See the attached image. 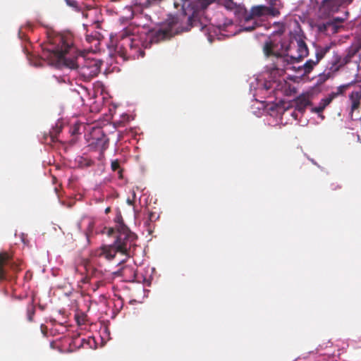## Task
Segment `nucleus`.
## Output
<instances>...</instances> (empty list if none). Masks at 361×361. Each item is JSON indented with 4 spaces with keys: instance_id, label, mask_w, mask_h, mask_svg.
Segmentation results:
<instances>
[{
    "instance_id": "26",
    "label": "nucleus",
    "mask_w": 361,
    "mask_h": 361,
    "mask_svg": "<svg viewBox=\"0 0 361 361\" xmlns=\"http://www.w3.org/2000/svg\"><path fill=\"white\" fill-rule=\"evenodd\" d=\"M275 25H277L280 28L281 32H283L285 30L284 24L282 23H275Z\"/></svg>"
},
{
    "instance_id": "32",
    "label": "nucleus",
    "mask_w": 361,
    "mask_h": 361,
    "mask_svg": "<svg viewBox=\"0 0 361 361\" xmlns=\"http://www.w3.org/2000/svg\"><path fill=\"white\" fill-rule=\"evenodd\" d=\"M290 91L293 92V93H296V89L295 87L290 89Z\"/></svg>"
},
{
    "instance_id": "18",
    "label": "nucleus",
    "mask_w": 361,
    "mask_h": 361,
    "mask_svg": "<svg viewBox=\"0 0 361 361\" xmlns=\"http://www.w3.org/2000/svg\"><path fill=\"white\" fill-rule=\"evenodd\" d=\"M349 86H350L349 84L341 85L337 88V91L336 92H332L331 94L333 95H335V98H336L337 96H338L340 94H343V92L349 87Z\"/></svg>"
},
{
    "instance_id": "30",
    "label": "nucleus",
    "mask_w": 361,
    "mask_h": 361,
    "mask_svg": "<svg viewBox=\"0 0 361 361\" xmlns=\"http://www.w3.org/2000/svg\"><path fill=\"white\" fill-rule=\"evenodd\" d=\"M110 211H111V208L109 207L106 208V209H105V213H106V214H108V213H109V212H110Z\"/></svg>"
},
{
    "instance_id": "31",
    "label": "nucleus",
    "mask_w": 361,
    "mask_h": 361,
    "mask_svg": "<svg viewBox=\"0 0 361 361\" xmlns=\"http://www.w3.org/2000/svg\"><path fill=\"white\" fill-rule=\"evenodd\" d=\"M114 233V228H111L109 231V234L111 235Z\"/></svg>"
},
{
    "instance_id": "1",
    "label": "nucleus",
    "mask_w": 361,
    "mask_h": 361,
    "mask_svg": "<svg viewBox=\"0 0 361 361\" xmlns=\"http://www.w3.org/2000/svg\"><path fill=\"white\" fill-rule=\"evenodd\" d=\"M56 45L43 50L42 57L47 59L50 64L58 68H68L75 70L85 80H90L97 75L100 71L98 61L86 59L78 54L72 42L63 37H59Z\"/></svg>"
},
{
    "instance_id": "35",
    "label": "nucleus",
    "mask_w": 361,
    "mask_h": 361,
    "mask_svg": "<svg viewBox=\"0 0 361 361\" xmlns=\"http://www.w3.org/2000/svg\"><path fill=\"white\" fill-rule=\"evenodd\" d=\"M135 274L134 271H133V278H135Z\"/></svg>"
},
{
    "instance_id": "20",
    "label": "nucleus",
    "mask_w": 361,
    "mask_h": 361,
    "mask_svg": "<svg viewBox=\"0 0 361 361\" xmlns=\"http://www.w3.org/2000/svg\"><path fill=\"white\" fill-rule=\"evenodd\" d=\"M59 129H54L49 133L50 141L54 142L57 141V135L59 133Z\"/></svg>"
},
{
    "instance_id": "23",
    "label": "nucleus",
    "mask_w": 361,
    "mask_h": 361,
    "mask_svg": "<svg viewBox=\"0 0 361 361\" xmlns=\"http://www.w3.org/2000/svg\"><path fill=\"white\" fill-rule=\"evenodd\" d=\"M67 5L73 8H77L78 6V3L75 0H65Z\"/></svg>"
},
{
    "instance_id": "24",
    "label": "nucleus",
    "mask_w": 361,
    "mask_h": 361,
    "mask_svg": "<svg viewBox=\"0 0 361 361\" xmlns=\"http://www.w3.org/2000/svg\"><path fill=\"white\" fill-rule=\"evenodd\" d=\"M325 107L319 102V105L314 109H312V111L315 113H321L324 111Z\"/></svg>"
},
{
    "instance_id": "15",
    "label": "nucleus",
    "mask_w": 361,
    "mask_h": 361,
    "mask_svg": "<svg viewBox=\"0 0 361 361\" xmlns=\"http://www.w3.org/2000/svg\"><path fill=\"white\" fill-rule=\"evenodd\" d=\"M35 314V306L34 304V299L28 303L27 306V319L29 322L33 321V317Z\"/></svg>"
},
{
    "instance_id": "28",
    "label": "nucleus",
    "mask_w": 361,
    "mask_h": 361,
    "mask_svg": "<svg viewBox=\"0 0 361 361\" xmlns=\"http://www.w3.org/2000/svg\"><path fill=\"white\" fill-rule=\"evenodd\" d=\"M127 271H133V270L130 268V267H126L123 269V274H125V273Z\"/></svg>"
},
{
    "instance_id": "5",
    "label": "nucleus",
    "mask_w": 361,
    "mask_h": 361,
    "mask_svg": "<svg viewBox=\"0 0 361 361\" xmlns=\"http://www.w3.org/2000/svg\"><path fill=\"white\" fill-rule=\"evenodd\" d=\"M215 1L216 0H194L192 1L189 0L190 4L187 5V11L190 8L192 13L187 19L188 26L185 30L188 31L192 27H196L207 33L210 30V25L207 24L208 20L206 18L201 19L200 16L209 5Z\"/></svg>"
},
{
    "instance_id": "8",
    "label": "nucleus",
    "mask_w": 361,
    "mask_h": 361,
    "mask_svg": "<svg viewBox=\"0 0 361 361\" xmlns=\"http://www.w3.org/2000/svg\"><path fill=\"white\" fill-rule=\"evenodd\" d=\"M353 0H323L319 11L324 16H329L331 13L338 10L339 6L351 4Z\"/></svg>"
},
{
    "instance_id": "22",
    "label": "nucleus",
    "mask_w": 361,
    "mask_h": 361,
    "mask_svg": "<svg viewBox=\"0 0 361 361\" xmlns=\"http://www.w3.org/2000/svg\"><path fill=\"white\" fill-rule=\"evenodd\" d=\"M344 21L343 18L336 17L332 19V20L328 23V25H332L334 26H337L338 24L342 23Z\"/></svg>"
},
{
    "instance_id": "17",
    "label": "nucleus",
    "mask_w": 361,
    "mask_h": 361,
    "mask_svg": "<svg viewBox=\"0 0 361 361\" xmlns=\"http://www.w3.org/2000/svg\"><path fill=\"white\" fill-rule=\"evenodd\" d=\"M111 168L113 171H118L119 178H122L123 170L120 168V163L118 159L111 161Z\"/></svg>"
},
{
    "instance_id": "21",
    "label": "nucleus",
    "mask_w": 361,
    "mask_h": 361,
    "mask_svg": "<svg viewBox=\"0 0 361 361\" xmlns=\"http://www.w3.org/2000/svg\"><path fill=\"white\" fill-rule=\"evenodd\" d=\"M99 35L98 32H95L94 34H86V36H85V38H86V40L87 42L89 43H92L93 42L94 40H97L98 39V37L97 35Z\"/></svg>"
},
{
    "instance_id": "13",
    "label": "nucleus",
    "mask_w": 361,
    "mask_h": 361,
    "mask_svg": "<svg viewBox=\"0 0 361 361\" xmlns=\"http://www.w3.org/2000/svg\"><path fill=\"white\" fill-rule=\"evenodd\" d=\"M259 25V23L256 20V19L249 20L246 21V13L244 16L243 22L241 25V28L244 31H252L257 27Z\"/></svg>"
},
{
    "instance_id": "11",
    "label": "nucleus",
    "mask_w": 361,
    "mask_h": 361,
    "mask_svg": "<svg viewBox=\"0 0 361 361\" xmlns=\"http://www.w3.org/2000/svg\"><path fill=\"white\" fill-rule=\"evenodd\" d=\"M173 8L177 13L183 18L188 15L187 5H189V0H171Z\"/></svg>"
},
{
    "instance_id": "10",
    "label": "nucleus",
    "mask_w": 361,
    "mask_h": 361,
    "mask_svg": "<svg viewBox=\"0 0 361 361\" xmlns=\"http://www.w3.org/2000/svg\"><path fill=\"white\" fill-rule=\"evenodd\" d=\"M350 102V115L353 118V112L360 107L361 90L353 91L349 95Z\"/></svg>"
},
{
    "instance_id": "33",
    "label": "nucleus",
    "mask_w": 361,
    "mask_h": 361,
    "mask_svg": "<svg viewBox=\"0 0 361 361\" xmlns=\"http://www.w3.org/2000/svg\"><path fill=\"white\" fill-rule=\"evenodd\" d=\"M97 273V271L96 269H94L92 274L96 276Z\"/></svg>"
},
{
    "instance_id": "25",
    "label": "nucleus",
    "mask_w": 361,
    "mask_h": 361,
    "mask_svg": "<svg viewBox=\"0 0 361 361\" xmlns=\"http://www.w3.org/2000/svg\"><path fill=\"white\" fill-rule=\"evenodd\" d=\"M330 188L332 190H335L336 189H341V186L339 185L337 183H332L330 185Z\"/></svg>"
},
{
    "instance_id": "27",
    "label": "nucleus",
    "mask_w": 361,
    "mask_h": 361,
    "mask_svg": "<svg viewBox=\"0 0 361 361\" xmlns=\"http://www.w3.org/2000/svg\"><path fill=\"white\" fill-rule=\"evenodd\" d=\"M294 69H296V71L299 73H301V74L303 73V71H302V68H301V66H298V67H295V66H293L292 67Z\"/></svg>"
},
{
    "instance_id": "19",
    "label": "nucleus",
    "mask_w": 361,
    "mask_h": 361,
    "mask_svg": "<svg viewBox=\"0 0 361 361\" xmlns=\"http://www.w3.org/2000/svg\"><path fill=\"white\" fill-rule=\"evenodd\" d=\"M334 98L335 95L330 94L328 97L322 99L320 103L326 108V106H327Z\"/></svg>"
},
{
    "instance_id": "16",
    "label": "nucleus",
    "mask_w": 361,
    "mask_h": 361,
    "mask_svg": "<svg viewBox=\"0 0 361 361\" xmlns=\"http://www.w3.org/2000/svg\"><path fill=\"white\" fill-rule=\"evenodd\" d=\"M329 49H330V47L326 46L325 47H322L320 49L317 50V54H316V58H317L316 60L317 61L318 63L321 59H322L324 57V56L326 54V53L329 52Z\"/></svg>"
},
{
    "instance_id": "34",
    "label": "nucleus",
    "mask_w": 361,
    "mask_h": 361,
    "mask_svg": "<svg viewBox=\"0 0 361 361\" xmlns=\"http://www.w3.org/2000/svg\"><path fill=\"white\" fill-rule=\"evenodd\" d=\"M152 216H153V214H152V213H150V214H149V219H152Z\"/></svg>"
},
{
    "instance_id": "29",
    "label": "nucleus",
    "mask_w": 361,
    "mask_h": 361,
    "mask_svg": "<svg viewBox=\"0 0 361 361\" xmlns=\"http://www.w3.org/2000/svg\"><path fill=\"white\" fill-rule=\"evenodd\" d=\"M104 145L109 142V139L106 138L105 136H104Z\"/></svg>"
},
{
    "instance_id": "36",
    "label": "nucleus",
    "mask_w": 361,
    "mask_h": 361,
    "mask_svg": "<svg viewBox=\"0 0 361 361\" xmlns=\"http://www.w3.org/2000/svg\"><path fill=\"white\" fill-rule=\"evenodd\" d=\"M266 1H267V3H269V0H266Z\"/></svg>"
},
{
    "instance_id": "2",
    "label": "nucleus",
    "mask_w": 361,
    "mask_h": 361,
    "mask_svg": "<svg viewBox=\"0 0 361 361\" xmlns=\"http://www.w3.org/2000/svg\"><path fill=\"white\" fill-rule=\"evenodd\" d=\"M116 238L112 245H103L94 252V255L104 257L109 261L112 260L117 252L129 257L131 248L136 246L137 235L131 232L124 224L121 216L116 218Z\"/></svg>"
},
{
    "instance_id": "14",
    "label": "nucleus",
    "mask_w": 361,
    "mask_h": 361,
    "mask_svg": "<svg viewBox=\"0 0 361 361\" xmlns=\"http://www.w3.org/2000/svg\"><path fill=\"white\" fill-rule=\"evenodd\" d=\"M317 61H313L312 59H310L307 61L304 65L301 66V68H302L303 73H302V75H305L309 74L314 68V66L317 64Z\"/></svg>"
},
{
    "instance_id": "7",
    "label": "nucleus",
    "mask_w": 361,
    "mask_h": 361,
    "mask_svg": "<svg viewBox=\"0 0 361 361\" xmlns=\"http://www.w3.org/2000/svg\"><path fill=\"white\" fill-rule=\"evenodd\" d=\"M178 20L179 16L178 14L176 16H171L168 19V27H161L155 31L152 37V41L158 42L159 41L170 39L173 35V27L178 23Z\"/></svg>"
},
{
    "instance_id": "9",
    "label": "nucleus",
    "mask_w": 361,
    "mask_h": 361,
    "mask_svg": "<svg viewBox=\"0 0 361 361\" xmlns=\"http://www.w3.org/2000/svg\"><path fill=\"white\" fill-rule=\"evenodd\" d=\"M13 256L7 252H0V281L6 279V265H10L12 269L16 270L17 264L11 262Z\"/></svg>"
},
{
    "instance_id": "12",
    "label": "nucleus",
    "mask_w": 361,
    "mask_h": 361,
    "mask_svg": "<svg viewBox=\"0 0 361 361\" xmlns=\"http://www.w3.org/2000/svg\"><path fill=\"white\" fill-rule=\"evenodd\" d=\"M295 109L300 112L305 111L307 106L310 104L308 95L305 94H300L296 97L295 99Z\"/></svg>"
},
{
    "instance_id": "3",
    "label": "nucleus",
    "mask_w": 361,
    "mask_h": 361,
    "mask_svg": "<svg viewBox=\"0 0 361 361\" xmlns=\"http://www.w3.org/2000/svg\"><path fill=\"white\" fill-rule=\"evenodd\" d=\"M281 48H284L283 53L275 50L276 45L271 41H267L263 46V51L267 56H276L286 63L287 66L298 62L307 56L309 51L306 43L301 39H296V44L290 42L288 45L281 43Z\"/></svg>"
},
{
    "instance_id": "6",
    "label": "nucleus",
    "mask_w": 361,
    "mask_h": 361,
    "mask_svg": "<svg viewBox=\"0 0 361 361\" xmlns=\"http://www.w3.org/2000/svg\"><path fill=\"white\" fill-rule=\"evenodd\" d=\"M283 4L281 0H269L267 5H256L250 8V12L246 13V21L261 17H277L281 14Z\"/></svg>"
},
{
    "instance_id": "4",
    "label": "nucleus",
    "mask_w": 361,
    "mask_h": 361,
    "mask_svg": "<svg viewBox=\"0 0 361 361\" xmlns=\"http://www.w3.org/2000/svg\"><path fill=\"white\" fill-rule=\"evenodd\" d=\"M140 45L141 41L138 37L133 34L128 28H126L119 33L115 51L123 61L134 60L145 56V51Z\"/></svg>"
}]
</instances>
